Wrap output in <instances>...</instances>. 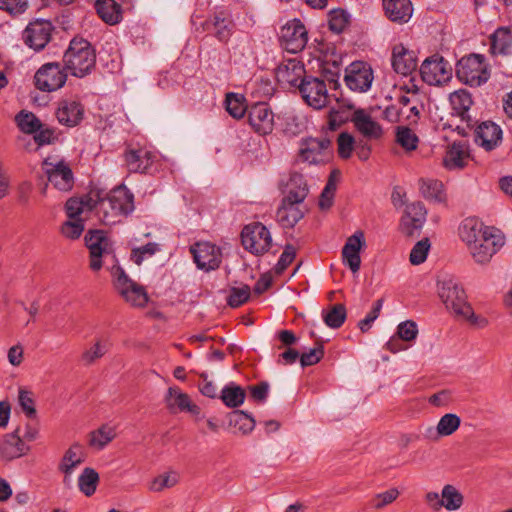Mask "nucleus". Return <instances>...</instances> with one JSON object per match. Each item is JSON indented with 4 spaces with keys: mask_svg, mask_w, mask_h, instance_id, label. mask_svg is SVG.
Wrapping results in <instances>:
<instances>
[{
    "mask_svg": "<svg viewBox=\"0 0 512 512\" xmlns=\"http://www.w3.org/2000/svg\"><path fill=\"white\" fill-rule=\"evenodd\" d=\"M438 294L446 308L455 316L468 320L478 327H485L487 320L475 315L462 286L454 279L448 278L438 282Z\"/></svg>",
    "mask_w": 512,
    "mask_h": 512,
    "instance_id": "f257e3e1",
    "label": "nucleus"
},
{
    "mask_svg": "<svg viewBox=\"0 0 512 512\" xmlns=\"http://www.w3.org/2000/svg\"><path fill=\"white\" fill-rule=\"evenodd\" d=\"M63 64L64 69L72 76L85 77L95 67V50L86 39L75 37L63 55Z\"/></svg>",
    "mask_w": 512,
    "mask_h": 512,
    "instance_id": "f03ea898",
    "label": "nucleus"
},
{
    "mask_svg": "<svg viewBox=\"0 0 512 512\" xmlns=\"http://www.w3.org/2000/svg\"><path fill=\"white\" fill-rule=\"evenodd\" d=\"M95 197L97 210L103 214L101 220L106 225L116 223L118 216H126L134 210L133 194L125 186L111 190L105 198L95 192Z\"/></svg>",
    "mask_w": 512,
    "mask_h": 512,
    "instance_id": "7ed1b4c3",
    "label": "nucleus"
},
{
    "mask_svg": "<svg viewBox=\"0 0 512 512\" xmlns=\"http://www.w3.org/2000/svg\"><path fill=\"white\" fill-rule=\"evenodd\" d=\"M456 76L466 85L479 87L489 80L490 69L483 55L470 54L458 61Z\"/></svg>",
    "mask_w": 512,
    "mask_h": 512,
    "instance_id": "20e7f679",
    "label": "nucleus"
},
{
    "mask_svg": "<svg viewBox=\"0 0 512 512\" xmlns=\"http://www.w3.org/2000/svg\"><path fill=\"white\" fill-rule=\"evenodd\" d=\"M111 275L115 289L126 302L135 307L147 304L148 295L144 287L131 280L120 266H112Z\"/></svg>",
    "mask_w": 512,
    "mask_h": 512,
    "instance_id": "39448f33",
    "label": "nucleus"
},
{
    "mask_svg": "<svg viewBox=\"0 0 512 512\" xmlns=\"http://www.w3.org/2000/svg\"><path fill=\"white\" fill-rule=\"evenodd\" d=\"M346 109L350 113V121L355 130L367 141H377L382 138L384 131L382 126L374 120L369 111L356 108L355 104L347 100Z\"/></svg>",
    "mask_w": 512,
    "mask_h": 512,
    "instance_id": "423d86ee",
    "label": "nucleus"
},
{
    "mask_svg": "<svg viewBox=\"0 0 512 512\" xmlns=\"http://www.w3.org/2000/svg\"><path fill=\"white\" fill-rule=\"evenodd\" d=\"M243 247L254 255L266 253L272 245L269 230L259 222L246 225L241 232Z\"/></svg>",
    "mask_w": 512,
    "mask_h": 512,
    "instance_id": "0eeeda50",
    "label": "nucleus"
},
{
    "mask_svg": "<svg viewBox=\"0 0 512 512\" xmlns=\"http://www.w3.org/2000/svg\"><path fill=\"white\" fill-rule=\"evenodd\" d=\"M420 74L427 84L440 86L452 79V66L444 57L434 54L423 61Z\"/></svg>",
    "mask_w": 512,
    "mask_h": 512,
    "instance_id": "6e6552de",
    "label": "nucleus"
},
{
    "mask_svg": "<svg viewBox=\"0 0 512 512\" xmlns=\"http://www.w3.org/2000/svg\"><path fill=\"white\" fill-rule=\"evenodd\" d=\"M35 86L45 92H52L64 86L67 71L59 63L51 62L42 65L34 76Z\"/></svg>",
    "mask_w": 512,
    "mask_h": 512,
    "instance_id": "1a4fd4ad",
    "label": "nucleus"
},
{
    "mask_svg": "<svg viewBox=\"0 0 512 512\" xmlns=\"http://www.w3.org/2000/svg\"><path fill=\"white\" fill-rule=\"evenodd\" d=\"M374 80L370 64L364 61H354L345 69L344 81L347 87L355 92H367Z\"/></svg>",
    "mask_w": 512,
    "mask_h": 512,
    "instance_id": "9d476101",
    "label": "nucleus"
},
{
    "mask_svg": "<svg viewBox=\"0 0 512 512\" xmlns=\"http://www.w3.org/2000/svg\"><path fill=\"white\" fill-rule=\"evenodd\" d=\"M42 168L48 181L59 191L68 192L74 186V175L70 165L65 160L56 162L49 158L42 163Z\"/></svg>",
    "mask_w": 512,
    "mask_h": 512,
    "instance_id": "9b49d317",
    "label": "nucleus"
},
{
    "mask_svg": "<svg viewBox=\"0 0 512 512\" xmlns=\"http://www.w3.org/2000/svg\"><path fill=\"white\" fill-rule=\"evenodd\" d=\"M280 42L285 50L290 53H298L307 44V30L299 19L288 21L280 31Z\"/></svg>",
    "mask_w": 512,
    "mask_h": 512,
    "instance_id": "f8f14e48",
    "label": "nucleus"
},
{
    "mask_svg": "<svg viewBox=\"0 0 512 512\" xmlns=\"http://www.w3.org/2000/svg\"><path fill=\"white\" fill-rule=\"evenodd\" d=\"M196 266L204 271L219 268L222 262L221 249L210 242H197L190 247Z\"/></svg>",
    "mask_w": 512,
    "mask_h": 512,
    "instance_id": "ddd939ff",
    "label": "nucleus"
},
{
    "mask_svg": "<svg viewBox=\"0 0 512 512\" xmlns=\"http://www.w3.org/2000/svg\"><path fill=\"white\" fill-rule=\"evenodd\" d=\"M299 91L304 101L315 109H321L328 103L327 87L323 80L304 77L299 83Z\"/></svg>",
    "mask_w": 512,
    "mask_h": 512,
    "instance_id": "4468645a",
    "label": "nucleus"
},
{
    "mask_svg": "<svg viewBox=\"0 0 512 512\" xmlns=\"http://www.w3.org/2000/svg\"><path fill=\"white\" fill-rule=\"evenodd\" d=\"M450 105L452 110L461 118L465 126H457L458 133L466 136L468 130L471 131L475 127L474 119L468 114L472 104V96L465 89H459L452 92L449 96Z\"/></svg>",
    "mask_w": 512,
    "mask_h": 512,
    "instance_id": "2eb2a0df",
    "label": "nucleus"
},
{
    "mask_svg": "<svg viewBox=\"0 0 512 512\" xmlns=\"http://www.w3.org/2000/svg\"><path fill=\"white\" fill-rule=\"evenodd\" d=\"M505 238L500 230L494 228L484 236L476 245L469 249L474 260L479 264L490 261L492 256L504 245Z\"/></svg>",
    "mask_w": 512,
    "mask_h": 512,
    "instance_id": "dca6fc26",
    "label": "nucleus"
},
{
    "mask_svg": "<svg viewBox=\"0 0 512 512\" xmlns=\"http://www.w3.org/2000/svg\"><path fill=\"white\" fill-rule=\"evenodd\" d=\"M85 244L89 249L90 268L99 271L102 268V256L110 253L111 243L102 230H90L85 235Z\"/></svg>",
    "mask_w": 512,
    "mask_h": 512,
    "instance_id": "f3484780",
    "label": "nucleus"
},
{
    "mask_svg": "<svg viewBox=\"0 0 512 512\" xmlns=\"http://www.w3.org/2000/svg\"><path fill=\"white\" fill-rule=\"evenodd\" d=\"M52 30L53 27L49 21L31 22L23 32V40L30 48L40 51L49 43Z\"/></svg>",
    "mask_w": 512,
    "mask_h": 512,
    "instance_id": "a211bd4d",
    "label": "nucleus"
},
{
    "mask_svg": "<svg viewBox=\"0 0 512 512\" xmlns=\"http://www.w3.org/2000/svg\"><path fill=\"white\" fill-rule=\"evenodd\" d=\"M331 140L326 136L319 138L309 137L300 144L299 158L309 164H318L324 161V154L330 148Z\"/></svg>",
    "mask_w": 512,
    "mask_h": 512,
    "instance_id": "6ab92c4d",
    "label": "nucleus"
},
{
    "mask_svg": "<svg viewBox=\"0 0 512 512\" xmlns=\"http://www.w3.org/2000/svg\"><path fill=\"white\" fill-rule=\"evenodd\" d=\"M248 122L259 135H268L274 128V114L268 104L256 103L248 110Z\"/></svg>",
    "mask_w": 512,
    "mask_h": 512,
    "instance_id": "aec40b11",
    "label": "nucleus"
},
{
    "mask_svg": "<svg viewBox=\"0 0 512 512\" xmlns=\"http://www.w3.org/2000/svg\"><path fill=\"white\" fill-rule=\"evenodd\" d=\"M365 244L364 233L363 231L358 230L347 238L346 243L342 248L343 263L346 264L353 273L358 272L360 269V251L365 247Z\"/></svg>",
    "mask_w": 512,
    "mask_h": 512,
    "instance_id": "412c9836",
    "label": "nucleus"
},
{
    "mask_svg": "<svg viewBox=\"0 0 512 512\" xmlns=\"http://www.w3.org/2000/svg\"><path fill=\"white\" fill-rule=\"evenodd\" d=\"M20 432L21 429L18 427L0 441L1 458L10 461L26 455L30 451V446L21 439Z\"/></svg>",
    "mask_w": 512,
    "mask_h": 512,
    "instance_id": "4be33fe9",
    "label": "nucleus"
},
{
    "mask_svg": "<svg viewBox=\"0 0 512 512\" xmlns=\"http://www.w3.org/2000/svg\"><path fill=\"white\" fill-rule=\"evenodd\" d=\"M427 211L421 202H413L406 205L404 215L401 218V228L406 235H413L420 230L426 221Z\"/></svg>",
    "mask_w": 512,
    "mask_h": 512,
    "instance_id": "5701e85b",
    "label": "nucleus"
},
{
    "mask_svg": "<svg viewBox=\"0 0 512 512\" xmlns=\"http://www.w3.org/2000/svg\"><path fill=\"white\" fill-rule=\"evenodd\" d=\"M392 67L398 74L407 76L417 67V57L414 51L403 44H397L392 50Z\"/></svg>",
    "mask_w": 512,
    "mask_h": 512,
    "instance_id": "b1692460",
    "label": "nucleus"
},
{
    "mask_svg": "<svg viewBox=\"0 0 512 512\" xmlns=\"http://www.w3.org/2000/svg\"><path fill=\"white\" fill-rule=\"evenodd\" d=\"M124 159L129 172L145 173L152 166L155 155L145 148L128 149Z\"/></svg>",
    "mask_w": 512,
    "mask_h": 512,
    "instance_id": "393cba45",
    "label": "nucleus"
},
{
    "mask_svg": "<svg viewBox=\"0 0 512 512\" xmlns=\"http://www.w3.org/2000/svg\"><path fill=\"white\" fill-rule=\"evenodd\" d=\"M475 141L487 151L494 149L502 139L501 128L491 121H486L474 129Z\"/></svg>",
    "mask_w": 512,
    "mask_h": 512,
    "instance_id": "a878e982",
    "label": "nucleus"
},
{
    "mask_svg": "<svg viewBox=\"0 0 512 512\" xmlns=\"http://www.w3.org/2000/svg\"><path fill=\"white\" fill-rule=\"evenodd\" d=\"M301 204L294 203L293 199L284 197L276 212L277 221L285 228L294 227L304 216Z\"/></svg>",
    "mask_w": 512,
    "mask_h": 512,
    "instance_id": "bb28decb",
    "label": "nucleus"
},
{
    "mask_svg": "<svg viewBox=\"0 0 512 512\" xmlns=\"http://www.w3.org/2000/svg\"><path fill=\"white\" fill-rule=\"evenodd\" d=\"M493 229L494 227L484 226L475 218H467L460 227V237L470 249Z\"/></svg>",
    "mask_w": 512,
    "mask_h": 512,
    "instance_id": "cd10ccee",
    "label": "nucleus"
},
{
    "mask_svg": "<svg viewBox=\"0 0 512 512\" xmlns=\"http://www.w3.org/2000/svg\"><path fill=\"white\" fill-rule=\"evenodd\" d=\"M383 8L387 18L395 23H407L413 14L410 0H383Z\"/></svg>",
    "mask_w": 512,
    "mask_h": 512,
    "instance_id": "c85d7f7f",
    "label": "nucleus"
},
{
    "mask_svg": "<svg viewBox=\"0 0 512 512\" xmlns=\"http://www.w3.org/2000/svg\"><path fill=\"white\" fill-rule=\"evenodd\" d=\"M304 72V66L299 61L290 59L278 66L276 78L281 83L299 87Z\"/></svg>",
    "mask_w": 512,
    "mask_h": 512,
    "instance_id": "c756f323",
    "label": "nucleus"
},
{
    "mask_svg": "<svg viewBox=\"0 0 512 512\" xmlns=\"http://www.w3.org/2000/svg\"><path fill=\"white\" fill-rule=\"evenodd\" d=\"M166 403L168 408L173 412L186 411L192 415H198L200 413V408L196 404L192 403L189 395L183 393L176 387H170L168 389Z\"/></svg>",
    "mask_w": 512,
    "mask_h": 512,
    "instance_id": "7c9ffc66",
    "label": "nucleus"
},
{
    "mask_svg": "<svg viewBox=\"0 0 512 512\" xmlns=\"http://www.w3.org/2000/svg\"><path fill=\"white\" fill-rule=\"evenodd\" d=\"M233 21L224 13H217L204 23V30L214 31V36L221 42H227L233 33Z\"/></svg>",
    "mask_w": 512,
    "mask_h": 512,
    "instance_id": "2f4dec72",
    "label": "nucleus"
},
{
    "mask_svg": "<svg viewBox=\"0 0 512 512\" xmlns=\"http://www.w3.org/2000/svg\"><path fill=\"white\" fill-rule=\"evenodd\" d=\"M83 113V107L79 102L65 100L60 103L56 112V116L61 124L68 127H73L78 125L82 120Z\"/></svg>",
    "mask_w": 512,
    "mask_h": 512,
    "instance_id": "473e14b6",
    "label": "nucleus"
},
{
    "mask_svg": "<svg viewBox=\"0 0 512 512\" xmlns=\"http://www.w3.org/2000/svg\"><path fill=\"white\" fill-rule=\"evenodd\" d=\"M94 208L97 209V201L93 192L83 198H70L65 204L68 219H83L81 215Z\"/></svg>",
    "mask_w": 512,
    "mask_h": 512,
    "instance_id": "72a5a7b5",
    "label": "nucleus"
},
{
    "mask_svg": "<svg viewBox=\"0 0 512 512\" xmlns=\"http://www.w3.org/2000/svg\"><path fill=\"white\" fill-rule=\"evenodd\" d=\"M468 156L466 144L463 142H454L446 151L443 164L449 170L461 169L465 166V161Z\"/></svg>",
    "mask_w": 512,
    "mask_h": 512,
    "instance_id": "f704fd0d",
    "label": "nucleus"
},
{
    "mask_svg": "<svg viewBox=\"0 0 512 512\" xmlns=\"http://www.w3.org/2000/svg\"><path fill=\"white\" fill-rule=\"evenodd\" d=\"M493 55H508L512 48V32L508 27H499L490 37Z\"/></svg>",
    "mask_w": 512,
    "mask_h": 512,
    "instance_id": "c9c22d12",
    "label": "nucleus"
},
{
    "mask_svg": "<svg viewBox=\"0 0 512 512\" xmlns=\"http://www.w3.org/2000/svg\"><path fill=\"white\" fill-rule=\"evenodd\" d=\"M308 195V186L304 176L294 172L290 174L286 183V195L289 199H293L294 203H303Z\"/></svg>",
    "mask_w": 512,
    "mask_h": 512,
    "instance_id": "e433bc0d",
    "label": "nucleus"
},
{
    "mask_svg": "<svg viewBox=\"0 0 512 512\" xmlns=\"http://www.w3.org/2000/svg\"><path fill=\"white\" fill-rule=\"evenodd\" d=\"M95 8L99 17L109 25H115L122 19L121 6L115 0H97Z\"/></svg>",
    "mask_w": 512,
    "mask_h": 512,
    "instance_id": "4c0bfd02",
    "label": "nucleus"
},
{
    "mask_svg": "<svg viewBox=\"0 0 512 512\" xmlns=\"http://www.w3.org/2000/svg\"><path fill=\"white\" fill-rule=\"evenodd\" d=\"M84 461L82 447L79 444H73L64 454L59 469L69 476L73 470Z\"/></svg>",
    "mask_w": 512,
    "mask_h": 512,
    "instance_id": "58836bf2",
    "label": "nucleus"
},
{
    "mask_svg": "<svg viewBox=\"0 0 512 512\" xmlns=\"http://www.w3.org/2000/svg\"><path fill=\"white\" fill-rule=\"evenodd\" d=\"M116 437V431L113 426L104 424L98 429L90 432L89 445L97 450H102Z\"/></svg>",
    "mask_w": 512,
    "mask_h": 512,
    "instance_id": "ea45409f",
    "label": "nucleus"
},
{
    "mask_svg": "<svg viewBox=\"0 0 512 512\" xmlns=\"http://www.w3.org/2000/svg\"><path fill=\"white\" fill-rule=\"evenodd\" d=\"M419 189L422 196L427 200L441 203L446 199L443 184L439 180L421 179Z\"/></svg>",
    "mask_w": 512,
    "mask_h": 512,
    "instance_id": "a19ab883",
    "label": "nucleus"
},
{
    "mask_svg": "<svg viewBox=\"0 0 512 512\" xmlns=\"http://www.w3.org/2000/svg\"><path fill=\"white\" fill-rule=\"evenodd\" d=\"M443 508L447 511H457L464 503L463 494L453 485L446 484L441 491Z\"/></svg>",
    "mask_w": 512,
    "mask_h": 512,
    "instance_id": "79ce46f5",
    "label": "nucleus"
},
{
    "mask_svg": "<svg viewBox=\"0 0 512 512\" xmlns=\"http://www.w3.org/2000/svg\"><path fill=\"white\" fill-rule=\"evenodd\" d=\"M18 128L25 134L36 133L42 127L40 119L32 112L22 110L15 116Z\"/></svg>",
    "mask_w": 512,
    "mask_h": 512,
    "instance_id": "37998d69",
    "label": "nucleus"
},
{
    "mask_svg": "<svg viewBox=\"0 0 512 512\" xmlns=\"http://www.w3.org/2000/svg\"><path fill=\"white\" fill-rule=\"evenodd\" d=\"M246 394L243 388L234 383L225 386L221 391V399L230 408H236L243 404Z\"/></svg>",
    "mask_w": 512,
    "mask_h": 512,
    "instance_id": "c03bdc74",
    "label": "nucleus"
},
{
    "mask_svg": "<svg viewBox=\"0 0 512 512\" xmlns=\"http://www.w3.org/2000/svg\"><path fill=\"white\" fill-rule=\"evenodd\" d=\"M98 483L99 474L93 468H85L78 478L79 489L86 496L95 493Z\"/></svg>",
    "mask_w": 512,
    "mask_h": 512,
    "instance_id": "a18cd8bd",
    "label": "nucleus"
},
{
    "mask_svg": "<svg viewBox=\"0 0 512 512\" xmlns=\"http://www.w3.org/2000/svg\"><path fill=\"white\" fill-rule=\"evenodd\" d=\"M339 175H340V173L336 170H333L330 173L328 181L320 195V199H319L320 209L326 210L332 206L335 191L337 188V181H338Z\"/></svg>",
    "mask_w": 512,
    "mask_h": 512,
    "instance_id": "49530a36",
    "label": "nucleus"
},
{
    "mask_svg": "<svg viewBox=\"0 0 512 512\" xmlns=\"http://www.w3.org/2000/svg\"><path fill=\"white\" fill-rule=\"evenodd\" d=\"M322 317L328 327L340 328L346 319V308L343 304H335L330 310L323 311Z\"/></svg>",
    "mask_w": 512,
    "mask_h": 512,
    "instance_id": "de8ad7c7",
    "label": "nucleus"
},
{
    "mask_svg": "<svg viewBox=\"0 0 512 512\" xmlns=\"http://www.w3.org/2000/svg\"><path fill=\"white\" fill-rule=\"evenodd\" d=\"M230 424L237 428L242 434H248L253 431L255 420L244 411L237 410L231 414Z\"/></svg>",
    "mask_w": 512,
    "mask_h": 512,
    "instance_id": "09e8293b",
    "label": "nucleus"
},
{
    "mask_svg": "<svg viewBox=\"0 0 512 512\" xmlns=\"http://www.w3.org/2000/svg\"><path fill=\"white\" fill-rule=\"evenodd\" d=\"M179 482V474L175 471H169L155 477L149 489L153 492H161L166 488H172Z\"/></svg>",
    "mask_w": 512,
    "mask_h": 512,
    "instance_id": "8fccbe9b",
    "label": "nucleus"
},
{
    "mask_svg": "<svg viewBox=\"0 0 512 512\" xmlns=\"http://www.w3.org/2000/svg\"><path fill=\"white\" fill-rule=\"evenodd\" d=\"M396 141L405 150L412 151L417 148L419 140L417 135L410 128L400 126L397 128Z\"/></svg>",
    "mask_w": 512,
    "mask_h": 512,
    "instance_id": "3c124183",
    "label": "nucleus"
},
{
    "mask_svg": "<svg viewBox=\"0 0 512 512\" xmlns=\"http://www.w3.org/2000/svg\"><path fill=\"white\" fill-rule=\"evenodd\" d=\"M460 424L461 419L459 416L447 413L440 418L437 426L441 436L444 437L452 435L460 427Z\"/></svg>",
    "mask_w": 512,
    "mask_h": 512,
    "instance_id": "603ef678",
    "label": "nucleus"
},
{
    "mask_svg": "<svg viewBox=\"0 0 512 512\" xmlns=\"http://www.w3.org/2000/svg\"><path fill=\"white\" fill-rule=\"evenodd\" d=\"M85 229L84 219H68L61 226V234L70 240L78 239Z\"/></svg>",
    "mask_w": 512,
    "mask_h": 512,
    "instance_id": "864d4df0",
    "label": "nucleus"
},
{
    "mask_svg": "<svg viewBox=\"0 0 512 512\" xmlns=\"http://www.w3.org/2000/svg\"><path fill=\"white\" fill-rule=\"evenodd\" d=\"M400 495L397 488H390L382 493H378L370 500V506L376 510L383 509L393 503Z\"/></svg>",
    "mask_w": 512,
    "mask_h": 512,
    "instance_id": "5fc2aeb1",
    "label": "nucleus"
},
{
    "mask_svg": "<svg viewBox=\"0 0 512 512\" xmlns=\"http://www.w3.org/2000/svg\"><path fill=\"white\" fill-rule=\"evenodd\" d=\"M348 24V15L342 9L331 10L328 14L329 29L335 33H341Z\"/></svg>",
    "mask_w": 512,
    "mask_h": 512,
    "instance_id": "6e6d98bb",
    "label": "nucleus"
},
{
    "mask_svg": "<svg viewBox=\"0 0 512 512\" xmlns=\"http://www.w3.org/2000/svg\"><path fill=\"white\" fill-rule=\"evenodd\" d=\"M226 110L235 119H240L245 115L246 106L242 99L234 93L226 96Z\"/></svg>",
    "mask_w": 512,
    "mask_h": 512,
    "instance_id": "4d7b16f0",
    "label": "nucleus"
},
{
    "mask_svg": "<svg viewBox=\"0 0 512 512\" xmlns=\"http://www.w3.org/2000/svg\"><path fill=\"white\" fill-rule=\"evenodd\" d=\"M430 250V241L428 238H424L418 241L410 252L409 260L413 265L422 264L428 255Z\"/></svg>",
    "mask_w": 512,
    "mask_h": 512,
    "instance_id": "13d9d810",
    "label": "nucleus"
},
{
    "mask_svg": "<svg viewBox=\"0 0 512 512\" xmlns=\"http://www.w3.org/2000/svg\"><path fill=\"white\" fill-rule=\"evenodd\" d=\"M347 103V100L338 101V107L333 108L330 112L329 121H328V128L331 131L336 130L341 123L345 121H350V115L346 114L344 109H346L345 104Z\"/></svg>",
    "mask_w": 512,
    "mask_h": 512,
    "instance_id": "bf43d9fd",
    "label": "nucleus"
},
{
    "mask_svg": "<svg viewBox=\"0 0 512 512\" xmlns=\"http://www.w3.org/2000/svg\"><path fill=\"white\" fill-rule=\"evenodd\" d=\"M107 350L108 347L105 343L97 341L92 347L82 353L81 359L86 365H90L102 358Z\"/></svg>",
    "mask_w": 512,
    "mask_h": 512,
    "instance_id": "052dcab7",
    "label": "nucleus"
},
{
    "mask_svg": "<svg viewBox=\"0 0 512 512\" xmlns=\"http://www.w3.org/2000/svg\"><path fill=\"white\" fill-rule=\"evenodd\" d=\"M250 297V287L243 285L241 287H234L230 290L228 296V304L233 307H239L244 304Z\"/></svg>",
    "mask_w": 512,
    "mask_h": 512,
    "instance_id": "680f3d73",
    "label": "nucleus"
},
{
    "mask_svg": "<svg viewBox=\"0 0 512 512\" xmlns=\"http://www.w3.org/2000/svg\"><path fill=\"white\" fill-rule=\"evenodd\" d=\"M337 144L339 156L343 159H348L354 149L355 139L351 134L343 132L339 134Z\"/></svg>",
    "mask_w": 512,
    "mask_h": 512,
    "instance_id": "e2e57ef3",
    "label": "nucleus"
},
{
    "mask_svg": "<svg viewBox=\"0 0 512 512\" xmlns=\"http://www.w3.org/2000/svg\"><path fill=\"white\" fill-rule=\"evenodd\" d=\"M383 302V299H378L375 301L371 311L366 315L364 319L359 321L358 327L363 333L367 332L371 328L372 323L379 317Z\"/></svg>",
    "mask_w": 512,
    "mask_h": 512,
    "instance_id": "0e129e2a",
    "label": "nucleus"
},
{
    "mask_svg": "<svg viewBox=\"0 0 512 512\" xmlns=\"http://www.w3.org/2000/svg\"><path fill=\"white\" fill-rule=\"evenodd\" d=\"M28 8L27 0H0V9L13 16L23 14Z\"/></svg>",
    "mask_w": 512,
    "mask_h": 512,
    "instance_id": "69168bd1",
    "label": "nucleus"
},
{
    "mask_svg": "<svg viewBox=\"0 0 512 512\" xmlns=\"http://www.w3.org/2000/svg\"><path fill=\"white\" fill-rule=\"evenodd\" d=\"M324 356V349L321 344L310 349L308 352L300 356V363L302 367L312 366L317 364Z\"/></svg>",
    "mask_w": 512,
    "mask_h": 512,
    "instance_id": "338daca9",
    "label": "nucleus"
},
{
    "mask_svg": "<svg viewBox=\"0 0 512 512\" xmlns=\"http://www.w3.org/2000/svg\"><path fill=\"white\" fill-rule=\"evenodd\" d=\"M397 334L400 339L404 341H412L417 337V325L412 320H407L400 323L397 327Z\"/></svg>",
    "mask_w": 512,
    "mask_h": 512,
    "instance_id": "774afa93",
    "label": "nucleus"
}]
</instances>
